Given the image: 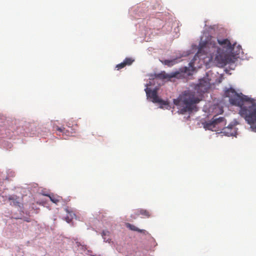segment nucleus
<instances>
[{"label": "nucleus", "mask_w": 256, "mask_h": 256, "mask_svg": "<svg viewBox=\"0 0 256 256\" xmlns=\"http://www.w3.org/2000/svg\"><path fill=\"white\" fill-rule=\"evenodd\" d=\"M226 120L223 117H217L214 116L212 120L206 122L204 128L212 131H222L223 128L226 127Z\"/></svg>", "instance_id": "4"}, {"label": "nucleus", "mask_w": 256, "mask_h": 256, "mask_svg": "<svg viewBox=\"0 0 256 256\" xmlns=\"http://www.w3.org/2000/svg\"><path fill=\"white\" fill-rule=\"evenodd\" d=\"M134 60H133L132 58H126L124 60V62L126 66H130L134 62Z\"/></svg>", "instance_id": "16"}, {"label": "nucleus", "mask_w": 256, "mask_h": 256, "mask_svg": "<svg viewBox=\"0 0 256 256\" xmlns=\"http://www.w3.org/2000/svg\"><path fill=\"white\" fill-rule=\"evenodd\" d=\"M180 75L181 74L179 72H172L170 74H167L164 72H162L160 74H156V78L164 80L172 78H178Z\"/></svg>", "instance_id": "8"}, {"label": "nucleus", "mask_w": 256, "mask_h": 256, "mask_svg": "<svg viewBox=\"0 0 256 256\" xmlns=\"http://www.w3.org/2000/svg\"><path fill=\"white\" fill-rule=\"evenodd\" d=\"M146 96L148 98L151 99L152 101L154 103H159L162 106L168 105L167 102L160 99L157 94L156 90H151L150 88H146Z\"/></svg>", "instance_id": "5"}, {"label": "nucleus", "mask_w": 256, "mask_h": 256, "mask_svg": "<svg viewBox=\"0 0 256 256\" xmlns=\"http://www.w3.org/2000/svg\"><path fill=\"white\" fill-rule=\"evenodd\" d=\"M56 130L60 132H63L65 130V128L64 127L60 128L57 126Z\"/></svg>", "instance_id": "19"}, {"label": "nucleus", "mask_w": 256, "mask_h": 256, "mask_svg": "<svg viewBox=\"0 0 256 256\" xmlns=\"http://www.w3.org/2000/svg\"><path fill=\"white\" fill-rule=\"evenodd\" d=\"M134 214L137 216L142 215L147 218L150 216V214L149 211L146 210L142 208H138L135 210Z\"/></svg>", "instance_id": "10"}, {"label": "nucleus", "mask_w": 256, "mask_h": 256, "mask_svg": "<svg viewBox=\"0 0 256 256\" xmlns=\"http://www.w3.org/2000/svg\"><path fill=\"white\" fill-rule=\"evenodd\" d=\"M126 66L125 64L123 62H121L120 64H117L116 66V68H117L118 70H120V69L124 68Z\"/></svg>", "instance_id": "17"}, {"label": "nucleus", "mask_w": 256, "mask_h": 256, "mask_svg": "<svg viewBox=\"0 0 256 256\" xmlns=\"http://www.w3.org/2000/svg\"><path fill=\"white\" fill-rule=\"evenodd\" d=\"M201 38L198 52L194 56L206 62L214 60L218 64L225 66L232 61L228 52H232L236 46V43L232 44L228 38H218L208 36L206 40Z\"/></svg>", "instance_id": "1"}, {"label": "nucleus", "mask_w": 256, "mask_h": 256, "mask_svg": "<svg viewBox=\"0 0 256 256\" xmlns=\"http://www.w3.org/2000/svg\"><path fill=\"white\" fill-rule=\"evenodd\" d=\"M225 94L229 98L231 104L240 108L239 114L250 125L252 130L256 132V100L240 96L232 88L228 90Z\"/></svg>", "instance_id": "2"}, {"label": "nucleus", "mask_w": 256, "mask_h": 256, "mask_svg": "<svg viewBox=\"0 0 256 256\" xmlns=\"http://www.w3.org/2000/svg\"><path fill=\"white\" fill-rule=\"evenodd\" d=\"M210 88V84L208 79L202 78L200 80L199 83L195 86V90L200 94L206 92Z\"/></svg>", "instance_id": "6"}, {"label": "nucleus", "mask_w": 256, "mask_h": 256, "mask_svg": "<svg viewBox=\"0 0 256 256\" xmlns=\"http://www.w3.org/2000/svg\"><path fill=\"white\" fill-rule=\"evenodd\" d=\"M126 227L129 228L132 230L138 232H140L141 233L144 232H145V230L139 229L138 228L136 227L135 226L132 225L129 223H128L126 224Z\"/></svg>", "instance_id": "14"}, {"label": "nucleus", "mask_w": 256, "mask_h": 256, "mask_svg": "<svg viewBox=\"0 0 256 256\" xmlns=\"http://www.w3.org/2000/svg\"><path fill=\"white\" fill-rule=\"evenodd\" d=\"M8 200L10 202V204L15 206H20V198L15 195H12L8 196Z\"/></svg>", "instance_id": "9"}, {"label": "nucleus", "mask_w": 256, "mask_h": 256, "mask_svg": "<svg viewBox=\"0 0 256 256\" xmlns=\"http://www.w3.org/2000/svg\"><path fill=\"white\" fill-rule=\"evenodd\" d=\"M102 236L105 242L109 243L110 242V232L108 231H103L102 232Z\"/></svg>", "instance_id": "13"}, {"label": "nucleus", "mask_w": 256, "mask_h": 256, "mask_svg": "<svg viewBox=\"0 0 256 256\" xmlns=\"http://www.w3.org/2000/svg\"><path fill=\"white\" fill-rule=\"evenodd\" d=\"M162 63L168 66H172L178 62V59L175 58L173 60H166L162 61Z\"/></svg>", "instance_id": "12"}, {"label": "nucleus", "mask_w": 256, "mask_h": 256, "mask_svg": "<svg viewBox=\"0 0 256 256\" xmlns=\"http://www.w3.org/2000/svg\"><path fill=\"white\" fill-rule=\"evenodd\" d=\"M66 210L69 214L70 216H67L66 217L65 220L68 223H70L71 222L73 218V216L74 215V214L72 212H69L68 208H66Z\"/></svg>", "instance_id": "15"}, {"label": "nucleus", "mask_w": 256, "mask_h": 256, "mask_svg": "<svg viewBox=\"0 0 256 256\" xmlns=\"http://www.w3.org/2000/svg\"><path fill=\"white\" fill-rule=\"evenodd\" d=\"M236 52H234L233 53L235 55H238L242 50L241 46L240 45L238 46H236Z\"/></svg>", "instance_id": "18"}, {"label": "nucleus", "mask_w": 256, "mask_h": 256, "mask_svg": "<svg viewBox=\"0 0 256 256\" xmlns=\"http://www.w3.org/2000/svg\"><path fill=\"white\" fill-rule=\"evenodd\" d=\"M200 100L195 96V92L190 90L184 92L176 99H174V104L177 106L178 112L181 114L186 112L190 113L196 111V104Z\"/></svg>", "instance_id": "3"}, {"label": "nucleus", "mask_w": 256, "mask_h": 256, "mask_svg": "<svg viewBox=\"0 0 256 256\" xmlns=\"http://www.w3.org/2000/svg\"><path fill=\"white\" fill-rule=\"evenodd\" d=\"M45 196H48L50 198V200L56 204H58L59 202L61 201L62 200V198L58 196H55L53 194H45Z\"/></svg>", "instance_id": "11"}, {"label": "nucleus", "mask_w": 256, "mask_h": 256, "mask_svg": "<svg viewBox=\"0 0 256 256\" xmlns=\"http://www.w3.org/2000/svg\"><path fill=\"white\" fill-rule=\"evenodd\" d=\"M236 132L237 131L235 124H230L228 126H226L223 128L222 131L221 132L222 134L228 136H234L236 135Z\"/></svg>", "instance_id": "7"}]
</instances>
